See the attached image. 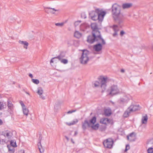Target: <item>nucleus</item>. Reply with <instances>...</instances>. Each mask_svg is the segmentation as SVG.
Listing matches in <instances>:
<instances>
[{"instance_id":"c756f323","label":"nucleus","mask_w":153,"mask_h":153,"mask_svg":"<svg viewBox=\"0 0 153 153\" xmlns=\"http://www.w3.org/2000/svg\"><path fill=\"white\" fill-rule=\"evenodd\" d=\"M23 114L24 115L27 116L28 115L29 110L26 107L22 108Z\"/></svg>"},{"instance_id":"393cba45","label":"nucleus","mask_w":153,"mask_h":153,"mask_svg":"<svg viewBox=\"0 0 153 153\" xmlns=\"http://www.w3.org/2000/svg\"><path fill=\"white\" fill-rule=\"evenodd\" d=\"M97 118L96 116H94L92 117V118L90 120L89 122L90 124V123L92 124L93 125L94 124V123L96 121Z\"/></svg>"},{"instance_id":"2eb2a0df","label":"nucleus","mask_w":153,"mask_h":153,"mask_svg":"<svg viewBox=\"0 0 153 153\" xmlns=\"http://www.w3.org/2000/svg\"><path fill=\"white\" fill-rule=\"evenodd\" d=\"M134 132H132L129 135L127 136V139L129 140L130 141L133 142L135 140V136H133V135L134 134Z\"/></svg>"},{"instance_id":"864d4df0","label":"nucleus","mask_w":153,"mask_h":153,"mask_svg":"<svg viewBox=\"0 0 153 153\" xmlns=\"http://www.w3.org/2000/svg\"><path fill=\"white\" fill-rule=\"evenodd\" d=\"M76 111V110H71V112H72V113H73V112H75V111Z\"/></svg>"},{"instance_id":"ea45409f","label":"nucleus","mask_w":153,"mask_h":153,"mask_svg":"<svg viewBox=\"0 0 153 153\" xmlns=\"http://www.w3.org/2000/svg\"><path fill=\"white\" fill-rule=\"evenodd\" d=\"M19 103L21 105L22 108L26 107L22 101H20Z\"/></svg>"},{"instance_id":"1a4fd4ad","label":"nucleus","mask_w":153,"mask_h":153,"mask_svg":"<svg viewBox=\"0 0 153 153\" xmlns=\"http://www.w3.org/2000/svg\"><path fill=\"white\" fill-rule=\"evenodd\" d=\"M119 92V90L117 85H114L111 87L110 92L109 93L110 94L114 95L118 94Z\"/></svg>"},{"instance_id":"79ce46f5","label":"nucleus","mask_w":153,"mask_h":153,"mask_svg":"<svg viewBox=\"0 0 153 153\" xmlns=\"http://www.w3.org/2000/svg\"><path fill=\"white\" fill-rule=\"evenodd\" d=\"M125 32L123 30H121L120 32V35L121 36H123Z\"/></svg>"},{"instance_id":"58836bf2","label":"nucleus","mask_w":153,"mask_h":153,"mask_svg":"<svg viewBox=\"0 0 153 153\" xmlns=\"http://www.w3.org/2000/svg\"><path fill=\"white\" fill-rule=\"evenodd\" d=\"M4 108V105L3 103L0 102V110H2Z\"/></svg>"},{"instance_id":"6e6552de","label":"nucleus","mask_w":153,"mask_h":153,"mask_svg":"<svg viewBox=\"0 0 153 153\" xmlns=\"http://www.w3.org/2000/svg\"><path fill=\"white\" fill-rule=\"evenodd\" d=\"M114 141L112 139L109 138L104 141L103 144L104 146L107 148L111 149L113 147Z\"/></svg>"},{"instance_id":"603ef678","label":"nucleus","mask_w":153,"mask_h":153,"mask_svg":"<svg viewBox=\"0 0 153 153\" xmlns=\"http://www.w3.org/2000/svg\"><path fill=\"white\" fill-rule=\"evenodd\" d=\"M67 113L68 114H70L72 113L71 111H68L67 112Z\"/></svg>"},{"instance_id":"e433bc0d","label":"nucleus","mask_w":153,"mask_h":153,"mask_svg":"<svg viewBox=\"0 0 153 153\" xmlns=\"http://www.w3.org/2000/svg\"><path fill=\"white\" fill-rule=\"evenodd\" d=\"M130 149L129 145L128 144H127L126 145V148L124 152H127L129 149Z\"/></svg>"},{"instance_id":"2f4dec72","label":"nucleus","mask_w":153,"mask_h":153,"mask_svg":"<svg viewBox=\"0 0 153 153\" xmlns=\"http://www.w3.org/2000/svg\"><path fill=\"white\" fill-rule=\"evenodd\" d=\"M114 32H118L119 31V29L118 26L117 25H114L112 27Z\"/></svg>"},{"instance_id":"f8f14e48","label":"nucleus","mask_w":153,"mask_h":153,"mask_svg":"<svg viewBox=\"0 0 153 153\" xmlns=\"http://www.w3.org/2000/svg\"><path fill=\"white\" fill-rule=\"evenodd\" d=\"M90 127V124L89 122L86 119L82 123V128L83 130H85L87 128V127Z\"/></svg>"},{"instance_id":"7c9ffc66","label":"nucleus","mask_w":153,"mask_h":153,"mask_svg":"<svg viewBox=\"0 0 153 153\" xmlns=\"http://www.w3.org/2000/svg\"><path fill=\"white\" fill-rule=\"evenodd\" d=\"M2 135L4 136L5 137H8V138H9L10 137L9 135V132L7 131H6L2 132Z\"/></svg>"},{"instance_id":"f257e3e1","label":"nucleus","mask_w":153,"mask_h":153,"mask_svg":"<svg viewBox=\"0 0 153 153\" xmlns=\"http://www.w3.org/2000/svg\"><path fill=\"white\" fill-rule=\"evenodd\" d=\"M121 9V6L116 3L112 6V12L113 18L119 25L123 24L125 19L124 15L120 13Z\"/></svg>"},{"instance_id":"8fccbe9b","label":"nucleus","mask_w":153,"mask_h":153,"mask_svg":"<svg viewBox=\"0 0 153 153\" xmlns=\"http://www.w3.org/2000/svg\"><path fill=\"white\" fill-rule=\"evenodd\" d=\"M2 123H3V122H2V120L0 119V125H2Z\"/></svg>"},{"instance_id":"6e6d98bb","label":"nucleus","mask_w":153,"mask_h":153,"mask_svg":"<svg viewBox=\"0 0 153 153\" xmlns=\"http://www.w3.org/2000/svg\"><path fill=\"white\" fill-rule=\"evenodd\" d=\"M25 93L26 94H28V95H30V94L28 92H27V91H25Z\"/></svg>"},{"instance_id":"37998d69","label":"nucleus","mask_w":153,"mask_h":153,"mask_svg":"<svg viewBox=\"0 0 153 153\" xmlns=\"http://www.w3.org/2000/svg\"><path fill=\"white\" fill-rule=\"evenodd\" d=\"M117 35V32H114L113 34V37H115Z\"/></svg>"},{"instance_id":"4c0bfd02","label":"nucleus","mask_w":153,"mask_h":153,"mask_svg":"<svg viewBox=\"0 0 153 153\" xmlns=\"http://www.w3.org/2000/svg\"><path fill=\"white\" fill-rule=\"evenodd\" d=\"M81 17L82 18L85 19L86 18V15L84 13H82L81 14Z\"/></svg>"},{"instance_id":"c9c22d12","label":"nucleus","mask_w":153,"mask_h":153,"mask_svg":"<svg viewBox=\"0 0 153 153\" xmlns=\"http://www.w3.org/2000/svg\"><path fill=\"white\" fill-rule=\"evenodd\" d=\"M148 153H153V148L152 147L149 148L147 150Z\"/></svg>"},{"instance_id":"a211bd4d","label":"nucleus","mask_w":153,"mask_h":153,"mask_svg":"<svg viewBox=\"0 0 153 153\" xmlns=\"http://www.w3.org/2000/svg\"><path fill=\"white\" fill-rule=\"evenodd\" d=\"M19 42L21 44L24 45V48L25 49L27 48V46L28 45V43L26 41H21L19 40Z\"/></svg>"},{"instance_id":"20e7f679","label":"nucleus","mask_w":153,"mask_h":153,"mask_svg":"<svg viewBox=\"0 0 153 153\" xmlns=\"http://www.w3.org/2000/svg\"><path fill=\"white\" fill-rule=\"evenodd\" d=\"M140 109L139 105H131L124 112L123 116L124 118L128 117L129 114L132 112L139 110Z\"/></svg>"},{"instance_id":"a878e982","label":"nucleus","mask_w":153,"mask_h":153,"mask_svg":"<svg viewBox=\"0 0 153 153\" xmlns=\"http://www.w3.org/2000/svg\"><path fill=\"white\" fill-rule=\"evenodd\" d=\"M111 113L110 109H106L105 110L104 114L105 116H109L111 115Z\"/></svg>"},{"instance_id":"bb28decb","label":"nucleus","mask_w":153,"mask_h":153,"mask_svg":"<svg viewBox=\"0 0 153 153\" xmlns=\"http://www.w3.org/2000/svg\"><path fill=\"white\" fill-rule=\"evenodd\" d=\"M106 128V125L103 126L102 125H101L100 126L99 128V130L101 131H105Z\"/></svg>"},{"instance_id":"c03bdc74","label":"nucleus","mask_w":153,"mask_h":153,"mask_svg":"<svg viewBox=\"0 0 153 153\" xmlns=\"http://www.w3.org/2000/svg\"><path fill=\"white\" fill-rule=\"evenodd\" d=\"M42 136L41 134H39V141L41 142L42 139Z\"/></svg>"},{"instance_id":"4468645a","label":"nucleus","mask_w":153,"mask_h":153,"mask_svg":"<svg viewBox=\"0 0 153 153\" xmlns=\"http://www.w3.org/2000/svg\"><path fill=\"white\" fill-rule=\"evenodd\" d=\"M129 100V98L127 96H125L123 98H121L120 99V102L123 104L127 103Z\"/></svg>"},{"instance_id":"09e8293b","label":"nucleus","mask_w":153,"mask_h":153,"mask_svg":"<svg viewBox=\"0 0 153 153\" xmlns=\"http://www.w3.org/2000/svg\"><path fill=\"white\" fill-rule=\"evenodd\" d=\"M65 138L68 141L69 140V138L67 136H65Z\"/></svg>"},{"instance_id":"6ab92c4d","label":"nucleus","mask_w":153,"mask_h":153,"mask_svg":"<svg viewBox=\"0 0 153 153\" xmlns=\"http://www.w3.org/2000/svg\"><path fill=\"white\" fill-rule=\"evenodd\" d=\"M132 4L131 3H124L122 4V7L123 9L128 8L132 6Z\"/></svg>"},{"instance_id":"7ed1b4c3","label":"nucleus","mask_w":153,"mask_h":153,"mask_svg":"<svg viewBox=\"0 0 153 153\" xmlns=\"http://www.w3.org/2000/svg\"><path fill=\"white\" fill-rule=\"evenodd\" d=\"M92 35H89L87 37V41L89 43L92 44L94 42L99 41L100 40L102 39V37L101 34L96 33L94 32L92 33Z\"/></svg>"},{"instance_id":"9b49d317","label":"nucleus","mask_w":153,"mask_h":153,"mask_svg":"<svg viewBox=\"0 0 153 153\" xmlns=\"http://www.w3.org/2000/svg\"><path fill=\"white\" fill-rule=\"evenodd\" d=\"M45 11L46 12L48 13H51L53 14H55V12L58 11L59 10H56L54 8H52L51 7H46L45 8ZM58 13H56L58 14Z\"/></svg>"},{"instance_id":"a19ab883","label":"nucleus","mask_w":153,"mask_h":153,"mask_svg":"<svg viewBox=\"0 0 153 153\" xmlns=\"http://www.w3.org/2000/svg\"><path fill=\"white\" fill-rule=\"evenodd\" d=\"M63 23H56L55 24V25L56 26H62L63 25Z\"/></svg>"},{"instance_id":"a18cd8bd","label":"nucleus","mask_w":153,"mask_h":153,"mask_svg":"<svg viewBox=\"0 0 153 153\" xmlns=\"http://www.w3.org/2000/svg\"><path fill=\"white\" fill-rule=\"evenodd\" d=\"M29 76L31 77V78H32L33 77V75L31 74H29Z\"/></svg>"},{"instance_id":"5701e85b","label":"nucleus","mask_w":153,"mask_h":153,"mask_svg":"<svg viewBox=\"0 0 153 153\" xmlns=\"http://www.w3.org/2000/svg\"><path fill=\"white\" fill-rule=\"evenodd\" d=\"M78 120L77 119H76L72 120L71 122L67 123V124L68 126H70L76 124L78 122Z\"/></svg>"},{"instance_id":"f704fd0d","label":"nucleus","mask_w":153,"mask_h":153,"mask_svg":"<svg viewBox=\"0 0 153 153\" xmlns=\"http://www.w3.org/2000/svg\"><path fill=\"white\" fill-rule=\"evenodd\" d=\"M59 60L61 61V63H63L64 64H66L68 63V60L66 59H61V60Z\"/></svg>"},{"instance_id":"0eeeda50","label":"nucleus","mask_w":153,"mask_h":153,"mask_svg":"<svg viewBox=\"0 0 153 153\" xmlns=\"http://www.w3.org/2000/svg\"><path fill=\"white\" fill-rule=\"evenodd\" d=\"M97 43L94 45L93 49L96 51H100L102 49V45L105 44L106 43L102 38V39L100 40L99 41H97Z\"/></svg>"},{"instance_id":"3c124183","label":"nucleus","mask_w":153,"mask_h":153,"mask_svg":"<svg viewBox=\"0 0 153 153\" xmlns=\"http://www.w3.org/2000/svg\"><path fill=\"white\" fill-rule=\"evenodd\" d=\"M53 59V58L51 59V60H50V63H52V62H53V59Z\"/></svg>"},{"instance_id":"4d7b16f0","label":"nucleus","mask_w":153,"mask_h":153,"mask_svg":"<svg viewBox=\"0 0 153 153\" xmlns=\"http://www.w3.org/2000/svg\"><path fill=\"white\" fill-rule=\"evenodd\" d=\"M23 91H24V92H25V91H25V90L24 89H23Z\"/></svg>"},{"instance_id":"423d86ee","label":"nucleus","mask_w":153,"mask_h":153,"mask_svg":"<svg viewBox=\"0 0 153 153\" xmlns=\"http://www.w3.org/2000/svg\"><path fill=\"white\" fill-rule=\"evenodd\" d=\"M81 57L79 59L80 62L82 64H86L90 60L89 57V51L86 50H83Z\"/></svg>"},{"instance_id":"de8ad7c7","label":"nucleus","mask_w":153,"mask_h":153,"mask_svg":"<svg viewBox=\"0 0 153 153\" xmlns=\"http://www.w3.org/2000/svg\"><path fill=\"white\" fill-rule=\"evenodd\" d=\"M77 134V131H75L74 134V136H76V135Z\"/></svg>"},{"instance_id":"c85d7f7f","label":"nucleus","mask_w":153,"mask_h":153,"mask_svg":"<svg viewBox=\"0 0 153 153\" xmlns=\"http://www.w3.org/2000/svg\"><path fill=\"white\" fill-rule=\"evenodd\" d=\"M99 127V124L98 123H97L95 125L94 124V125L91 126L93 129L95 130H97L98 129Z\"/></svg>"},{"instance_id":"49530a36","label":"nucleus","mask_w":153,"mask_h":153,"mask_svg":"<svg viewBox=\"0 0 153 153\" xmlns=\"http://www.w3.org/2000/svg\"><path fill=\"white\" fill-rule=\"evenodd\" d=\"M120 71L122 73H124L125 72V70L123 69H121Z\"/></svg>"},{"instance_id":"473e14b6","label":"nucleus","mask_w":153,"mask_h":153,"mask_svg":"<svg viewBox=\"0 0 153 153\" xmlns=\"http://www.w3.org/2000/svg\"><path fill=\"white\" fill-rule=\"evenodd\" d=\"M10 146H12L14 147H16L17 145L16 142L15 141L13 140H12L10 141Z\"/></svg>"},{"instance_id":"bf43d9fd","label":"nucleus","mask_w":153,"mask_h":153,"mask_svg":"<svg viewBox=\"0 0 153 153\" xmlns=\"http://www.w3.org/2000/svg\"><path fill=\"white\" fill-rule=\"evenodd\" d=\"M76 23H77V22H76L75 23V24Z\"/></svg>"},{"instance_id":"72a5a7b5","label":"nucleus","mask_w":153,"mask_h":153,"mask_svg":"<svg viewBox=\"0 0 153 153\" xmlns=\"http://www.w3.org/2000/svg\"><path fill=\"white\" fill-rule=\"evenodd\" d=\"M32 81L33 83L36 84H38L39 82V80L36 79H32Z\"/></svg>"},{"instance_id":"dca6fc26","label":"nucleus","mask_w":153,"mask_h":153,"mask_svg":"<svg viewBox=\"0 0 153 153\" xmlns=\"http://www.w3.org/2000/svg\"><path fill=\"white\" fill-rule=\"evenodd\" d=\"M65 53L64 52H61L59 55L53 58V59H58L59 60H61L62 58L65 57Z\"/></svg>"},{"instance_id":"b1692460","label":"nucleus","mask_w":153,"mask_h":153,"mask_svg":"<svg viewBox=\"0 0 153 153\" xmlns=\"http://www.w3.org/2000/svg\"><path fill=\"white\" fill-rule=\"evenodd\" d=\"M74 36L75 37L79 38L82 36V34L81 33H79V31H76L74 33Z\"/></svg>"},{"instance_id":"f3484780","label":"nucleus","mask_w":153,"mask_h":153,"mask_svg":"<svg viewBox=\"0 0 153 153\" xmlns=\"http://www.w3.org/2000/svg\"><path fill=\"white\" fill-rule=\"evenodd\" d=\"M148 119V117L146 114H145L143 116L141 120L142 123L143 124H146L147 123Z\"/></svg>"},{"instance_id":"4be33fe9","label":"nucleus","mask_w":153,"mask_h":153,"mask_svg":"<svg viewBox=\"0 0 153 153\" xmlns=\"http://www.w3.org/2000/svg\"><path fill=\"white\" fill-rule=\"evenodd\" d=\"M14 147L10 145L7 146V148L9 153H14L15 152V149Z\"/></svg>"},{"instance_id":"cd10ccee","label":"nucleus","mask_w":153,"mask_h":153,"mask_svg":"<svg viewBox=\"0 0 153 153\" xmlns=\"http://www.w3.org/2000/svg\"><path fill=\"white\" fill-rule=\"evenodd\" d=\"M13 105L12 102L9 101H7V106L9 109L12 110L13 108Z\"/></svg>"},{"instance_id":"39448f33","label":"nucleus","mask_w":153,"mask_h":153,"mask_svg":"<svg viewBox=\"0 0 153 153\" xmlns=\"http://www.w3.org/2000/svg\"><path fill=\"white\" fill-rule=\"evenodd\" d=\"M99 81H96L94 85L95 87L98 86L99 85H101V87L102 89V92L103 93L106 90V81L107 78L102 77L101 78H99Z\"/></svg>"},{"instance_id":"aec40b11","label":"nucleus","mask_w":153,"mask_h":153,"mask_svg":"<svg viewBox=\"0 0 153 153\" xmlns=\"http://www.w3.org/2000/svg\"><path fill=\"white\" fill-rule=\"evenodd\" d=\"M110 120L108 118H104L100 120V123L104 124L107 125V122H109Z\"/></svg>"},{"instance_id":"5fc2aeb1","label":"nucleus","mask_w":153,"mask_h":153,"mask_svg":"<svg viewBox=\"0 0 153 153\" xmlns=\"http://www.w3.org/2000/svg\"><path fill=\"white\" fill-rule=\"evenodd\" d=\"M71 141L73 143H74V141L73 140V139L72 138V139H71Z\"/></svg>"},{"instance_id":"412c9836","label":"nucleus","mask_w":153,"mask_h":153,"mask_svg":"<svg viewBox=\"0 0 153 153\" xmlns=\"http://www.w3.org/2000/svg\"><path fill=\"white\" fill-rule=\"evenodd\" d=\"M38 148L39 150L40 153H43L44 152V150L42 148V146L41 143V142H39L38 143Z\"/></svg>"},{"instance_id":"f03ea898","label":"nucleus","mask_w":153,"mask_h":153,"mask_svg":"<svg viewBox=\"0 0 153 153\" xmlns=\"http://www.w3.org/2000/svg\"><path fill=\"white\" fill-rule=\"evenodd\" d=\"M106 14L105 11H101L100 9L97 8L95 10H92L89 13V16L93 21L98 20L99 22H102Z\"/></svg>"},{"instance_id":"9d476101","label":"nucleus","mask_w":153,"mask_h":153,"mask_svg":"<svg viewBox=\"0 0 153 153\" xmlns=\"http://www.w3.org/2000/svg\"><path fill=\"white\" fill-rule=\"evenodd\" d=\"M91 29L92 30V33L94 32L96 33L101 34L99 30L97 24L96 23H92L91 25Z\"/></svg>"},{"instance_id":"13d9d810","label":"nucleus","mask_w":153,"mask_h":153,"mask_svg":"<svg viewBox=\"0 0 153 153\" xmlns=\"http://www.w3.org/2000/svg\"><path fill=\"white\" fill-rule=\"evenodd\" d=\"M81 22V21H77V22Z\"/></svg>"},{"instance_id":"ddd939ff","label":"nucleus","mask_w":153,"mask_h":153,"mask_svg":"<svg viewBox=\"0 0 153 153\" xmlns=\"http://www.w3.org/2000/svg\"><path fill=\"white\" fill-rule=\"evenodd\" d=\"M43 92V91L42 88L39 87L38 88L37 93L39 95L40 98L44 100L45 99V97L42 95Z\"/></svg>"}]
</instances>
